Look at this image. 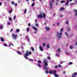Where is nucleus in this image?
Wrapping results in <instances>:
<instances>
[{
	"mask_svg": "<svg viewBox=\"0 0 77 77\" xmlns=\"http://www.w3.org/2000/svg\"><path fill=\"white\" fill-rule=\"evenodd\" d=\"M69 23V22H68V20H67L66 22V24H68Z\"/></svg>",
	"mask_w": 77,
	"mask_h": 77,
	"instance_id": "aec40b11",
	"label": "nucleus"
},
{
	"mask_svg": "<svg viewBox=\"0 0 77 77\" xmlns=\"http://www.w3.org/2000/svg\"><path fill=\"white\" fill-rule=\"evenodd\" d=\"M46 22H45V24H45H45H46Z\"/></svg>",
	"mask_w": 77,
	"mask_h": 77,
	"instance_id": "338daca9",
	"label": "nucleus"
},
{
	"mask_svg": "<svg viewBox=\"0 0 77 77\" xmlns=\"http://www.w3.org/2000/svg\"><path fill=\"white\" fill-rule=\"evenodd\" d=\"M64 8L63 7H61L60 8V11H63L64 10Z\"/></svg>",
	"mask_w": 77,
	"mask_h": 77,
	"instance_id": "ddd939ff",
	"label": "nucleus"
},
{
	"mask_svg": "<svg viewBox=\"0 0 77 77\" xmlns=\"http://www.w3.org/2000/svg\"><path fill=\"white\" fill-rule=\"evenodd\" d=\"M11 23H9V22H8L7 23V24H8V25H9V24H11Z\"/></svg>",
	"mask_w": 77,
	"mask_h": 77,
	"instance_id": "de8ad7c7",
	"label": "nucleus"
},
{
	"mask_svg": "<svg viewBox=\"0 0 77 77\" xmlns=\"http://www.w3.org/2000/svg\"><path fill=\"white\" fill-rule=\"evenodd\" d=\"M4 45L5 47H8V45H7V44H6L5 43H4Z\"/></svg>",
	"mask_w": 77,
	"mask_h": 77,
	"instance_id": "5701e85b",
	"label": "nucleus"
},
{
	"mask_svg": "<svg viewBox=\"0 0 77 77\" xmlns=\"http://www.w3.org/2000/svg\"><path fill=\"white\" fill-rule=\"evenodd\" d=\"M69 64L70 65H72V62H70L69 63Z\"/></svg>",
	"mask_w": 77,
	"mask_h": 77,
	"instance_id": "bb28decb",
	"label": "nucleus"
},
{
	"mask_svg": "<svg viewBox=\"0 0 77 77\" xmlns=\"http://www.w3.org/2000/svg\"><path fill=\"white\" fill-rule=\"evenodd\" d=\"M32 52L31 51L29 52L28 51H26V53L24 54V57L26 59H28V57H27V56H29V55L31 54Z\"/></svg>",
	"mask_w": 77,
	"mask_h": 77,
	"instance_id": "f257e3e1",
	"label": "nucleus"
},
{
	"mask_svg": "<svg viewBox=\"0 0 77 77\" xmlns=\"http://www.w3.org/2000/svg\"><path fill=\"white\" fill-rule=\"evenodd\" d=\"M69 1L67 0L65 4L66 6H67V5H68V3H69Z\"/></svg>",
	"mask_w": 77,
	"mask_h": 77,
	"instance_id": "9d476101",
	"label": "nucleus"
},
{
	"mask_svg": "<svg viewBox=\"0 0 77 77\" xmlns=\"http://www.w3.org/2000/svg\"><path fill=\"white\" fill-rule=\"evenodd\" d=\"M17 54H20V55H21L22 54V53L20 52L17 51Z\"/></svg>",
	"mask_w": 77,
	"mask_h": 77,
	"instance_id": "4468645a",
	"label": "nucleus"
},
{
	"mask_svg": "<svg viewBox=\"0 0 77 77\" xmlns=\"http://www.w3.org/2000/svg\"><path fill=\"white\" fill-rule=\"evenodd\" d=\"M63 61H61L60 62V64H62V63H63Z\"/></svg>",
	"mask_w": 77,
	"mask_h": 77,
	"instance_id": "37998d69",
	"label": "nucleus"
},
{
	"mask_svg": "<svg viewBox=\"0 0 77 77\" xmlns=\"http://www.w3.org/2000/svg\"><path fill=\"white\" fill-rule=\"evenodd\" d=\"M43 17H45V13H43V15L42 16Z\"/></svg>",
	"mask_w": 77,
	"mask_h": 77,
	"instance_id": "412c9836",
	"label": "nucleus"
},
{
	"mask_svg": "<svg viewBox=\"0 0 77 77\" xmlns=\"http://www.w3.org/2000/svg\"><path fill=\"white\" fill-rule=\"evenodd\" d=\"M54 0H52L51 2H50L49 8L51 10V9H52V3H54Z\"/></svg>",
	"mask_w": 77,
	"mask_h": 77,
	"instance_id": "39448f33",
	"label": "nucleus"
},
{
	"mask_svg": "<svg viewBox=\"0 0 77 77\" xmlns=\"http://www.w3.org/2000/svg\"><path fill=\"white\" fill-rule=\"evenodd\" d=\"M59 24H60L59 23H57V26H59Z\"/></svg>",
	"mask_w": 77,
	"mask_h": 77,
	"instance_id": "79ce46f5",
	"label": "nucleus"
},
{
	"mask_svg": "<svg viewBox=\"0 0 77 77\" xmlns=\"http://www.w3.org/2000/svg\"><path fill=\"white\" fill-rule=\"evenodd\" d=\"M29 29L30 28L29 27L27 28L26 29V32H29Z\"/></svg>",
	"mask_w": 77,
	"mask_h": 77,
	"instance_id": "dca6fc26",
	"label": "nucleus"
},
{
	"mask_svg": "<svg viewBox=\"0 0 77 77\" xmlns=\"http://www.w3.org/2000/svg\"><path fill=\"white\" fill-rule=\"evenodd\" d=\"M45 29L47 31H49V30H50V28L49 27H45Z\"/></svg>",
	"mask_w": 77,
	"mask_h": 77,
	"instance_id": "f8f14e48",
	"label": "nucleus"
},
{
	"mask_svg": "<svg viewBox=\"0 0 77 77\" xmlns=\"http://www.w3.org/2000/svg\"><path fill=\"white\" fill-rule=\"evenodd\" d=\"M75 44H76V45H77V42H76L75 43Z\"/></svg>",
	"mask_w": 77,
	"mask_h": 77,
	"instance_id": "774afa93",
	"label": "nucleus"
},
{
	"mask_svg": "<svg viewBox=\"0 0 77 77\" xmlns=\"http://www.w3.org/2000/svg\"><path fill=\"white\" fill-rule=\"evenodd\" d=\"M12 4L13 5H14V4H15V3L14 2H12Z\"/></svg>",
	"mask_w": 77,
	"mask_h": 77,
	"instance_id": "3c124183",
	"label": "nucleus"
},
{
	"mask_svg": "<svg viewBox=\"0 0 77 77\" xmlns=\"http://www.w3.org/2000/svg\"><path fill=\"white\" fill-rule=\"evenodd\" d=\"M31 50H32V51H34V48L33 47H32L31 48Z\"/></svg>",
	"mask_w": 77,
	"mask_h": 77,
	"instance_id": "72a5a7b5",
	"label": "nucleus"
},
{
	"mask_svg": "<svg viewBox=\"0 0 77 77\" xmlns=\"http://www.w3.org/2000/svg\"><path fill=\"white\" fill-rule=\"evenodd\" d=\"M74 11H75V16H77V10H75Z\"/></svg>",
	"mask_w": 77,
	"mask_h": 77,
	"instance_id": "6e6552de",
	"label": "nucleus"
},
{
	"mask_svg": "<svg viewBox=\"0 0 77 77\" xmlns=\"http://www.w3.org/2000/svg\"><path fill=\"white\" fill-rule=\"evenodd\" d=\"M64 2H65V1H60V3H64Z\"/></svg>",
	"mask_w": 77,
	"mask_h": 77,
	"instance_id": "cd10ccee",
	"label": "nucleus"
},
{
	"mask_svg": "<svg viewBox=\"0 0 77 77\" xmlns=\"http://www.w3.org/2000/svg\"><path fill=\"white\" fill-rule=\"evenodd\" d=\"M65 34L66 35V36H69L68 35V33H67V32H65Z\"/></svg>",
	"mask_w": 77,
	"mask_h": 77,
	"instance_id": "a211bd4d",
	"label": "nucleus"
},
{
	"mask_svg": "<svg viewBox=\"0 0 77 77\" xmlns=\"http://www.w3.org/2000/svg\"><path fill=\"white\" fill-rule=\"evenodd\" d=\"M44 69L45 70H48V69H49V68L46 67L48 66V63H47V61L44 60Z\"/></svg>",
	"mask_w": 77,
	"mask_h": 77,
	"instance_id": "f03ea898",
	"label": "nucleus"
},
{
	"mask_svg": "<svg viewBox=\"0 0 77 77\" xmlns=\"http://www.w3.org/2000/svg\"><path fill=\"white\" fill-rule=\"evenodd\" d=\"M57 51L58 53H59L60 51V48H58V49L57 50Z\"/></svg>",
	"mask_w": 77,
	"mask_h": 77,
	"instance_id": "f3484780",
	"label": "nucleus"
},
{
	"mask_svg": "<svg viewBox=\"0 0 77 77\" xmlns=\"http://www.w3.org/2000/svg\"><path fill=\"white\" fill-rule=\"evenodd\" d=\"M35 26H36V27H38V24L37 23H35Z\"/></svg>",
	"mask_w": 77,
	"mask_h": 77,
	"instance_id": "7c9ffc66",
	"label": "nucleus"
},
{
	"mask_svg": "<svg viewBox=\"0 0 77 77\" xmlns=\"http://www.w3.org/2000/svg\"><path fill=\"white\" fill-rule=\"evenodd\" d=\"M26 38H29L27 36H26Z\"/></svg>",
	"mask_w": 77,
	"mask_h": 77,
	"instance_id": "69168bd1",
	"label": "nucleus"
},
{
	"mask_svg": "<svg viewBox=\"0 0 77 77\" xmlns=\"http://www.w3.org/2000/svg\"><path fill=\"white\" fill-rule=\"evenodd\" d=\"M55 77H59V75H57V74L56 75H54Z\"/></svg>",
	"mask_w": 77,
	"mask_h": 77,
	"instance_id": "4be33fe9",
	"label": "nucleus"
},
{
	"mask_svg": "<svg viewBox=\"0 0 77 77\" xmlns=\"http://www.w3.org/2000/svg\"><path fill=\"white\" fill-rule=\"evenodd\" d=\"M16 19V16H14V20H15Z\"/></svg>",
	"mask_w": 77,
	"mask_h": 77,
	"instance_id": "603ef678",
	"label": "nucleus"
},
{
	"mask_svg": "<svg viewBox=\"0 0 77 77\" xmlns=\"http://www.w3.org/2000/svg\"><path fill=\"white\" fill-rule=\"evenodd\" d=\"M49 72L50 74H54L56 75L57 74L56 73L57 72V71H56V70H52V71L51 70H49Z\"/></svg>",
	"mask_w": 77,
	"mask_h": 77,
	"instance_id": "7ed1b4c3",
	"label": "nucleus"
},
{
	"mask_svg": "<svg viewBox=\"0 0 77 77\" xmlns=\"http://www.w3.org/2000/svg\"><path fill=\"white\" fill-rule=\"evenodd\" d=\"M47 48H50V46H49V45H47Z\"/></svg>",
	"mask_w": 77,
	"mask_h": 77,
	"instance_id": "a19ab883",
	"label": "nucleus"
},
{
	"mask_svg": "<svg viewBox=\"0 0 77 77\" xmlns=\"http://www.w3.org/2000/svg\"><path fill=\"white\" fill-rule=\"evenodd\" d=\"M72 77H76V76H75L74 75H72Z\"/></svg>",
	"mask_w": 77,
	"mask_h": 77,
	"instance_id": "58836bf2",
	"label": "nucleus"
},
{
	"mask_svg": "<svg viewBox=\"0 0 77 77\" xmlns=\"http://www.w3.org/2000/svg\"><path fill=\"white\" fill-rule=\"evenodd\" d=\"M2 2L0 3V6H2Z\"/></svg>",
	"mask_w": 77,
	"mask_h": 77,
	"instance_id": "052dcab7",
	"label": "nucleus"
},
{
	"mask_svg": "<svg viewBox=\"0 0 77 77\" xmlns=\"http://www.w3.org/2000/svg\"><path fill=\"white\" fill-rule=\"evenodd\" d=\"M39 49L41 51H43V49L42 48V47H41V46H39Z\"/></svg>",
	"mask_w": 77,
	"mask_h": 77,
	"instance_id": "2eb2a0df",
	"label": "nucleus"
},
{
	"mask_svg": "<svg viewBox=\"0 0 77 77\" xmlns=\"http://www.w3.org/2000/svg\"><path fill=\"white\" fill-rule=\"evenodd\" d=\"M29 60H30V61H33V60L31 59H29Z\"/></svg>",
	"mask_w": 77,
	"mask_h": 77,
	"instance_id": "13d9d810",
	"label": "nucleus"
},
{
	"mask_svg": "<svg viewBox=\"0 0 77 77\" xmlns=\"http://www.w3.org/2000/svg\"><path fill=\"white\" fill-rule=\"evenodd\" d=\"M12 9H11V10L9 11V13L10 14H11V12H12Z\"/></svg>",
	"mask_w": 77,
	"mask_h": 77,
	"instance_id": "f704fd0d",
	"label": "nucleus"
},
{
	"mask_svg": "<svg viewBox=\"0 0 77 77\" xmlns=\"http://www.w3.org/2000/svg\"><path fill=\"white\" fill-rule=\"evenodd\" d=\"M35 2H33L32 5L31 6H34V5H35Z\"/></svg>",
	"mask_w": 77,
	"mask_h": 77,
	"instance_id": "b1692460",
	"label": "nucleus"
},
{
	"mask_svg": "<svg viewBox=\"0 0 77 77\" xmlns=\"http://www.w3.org/2000/svg\"><path fill=\"white\" fill-rule=\"evenodd\" d=\"M15 6H17V3H16V4L15 5Z\"/></svg>",
	"mask_w": 77,
	"mask_h": 77,
	"instance_id": "680f3d73",
	"label": "nucleus"
},
{
	"mask_svg": "<svg viewBox=\"0 0 77 77\" xmlns=\"http://www.w3.org/2000/svg\"><path fill=\"white\" fill-rule=\"evenodd\" d=\"M77 1H75V4H76V3H77Z\"/></svg>",
	"mask_w": 77,
	"mask_h": 77,
	"instance_id": "e2e57ef3",
	"label": "nucleus"
},
{
	"mask_svg": "<svg viewBox=\"0 0 77 77\" xmlns=\"http://www.w3.org/2000/svg\"><path fill=\"white\" fill-rule=\"evenodd\" d=\"M58 67H59V68H60V67H61V66H60V65H58Z\"/></svg>",
	"mask_w": 77,
	"mask_h": 77,
	"instance_id": "6e6d98bb",
	"label": "nucleus"
},
{
	"mask_svg": "<svg viewBox=\"0 0 77 77\" xmlns=\"http://www.w3.org/2000/svg\"><path fill=\"white\" fill-rule=\"evenodd\" d=\"M48 59H49V60L51 59V58H50V56H48Z\"/></svg>",
	"mask_w": 77,
	"mask_h": 77,
	"instance_id": "2f4dec72",
	"label": "nucleus"
},
{
	"mask_svg": "<svg viewBox=\"0 0 77 77\" xmlns=\"http://www.w3.org/2000/svg\"><path fill=\"white\" fill-rule=\"evenodd\" d=\"M63 28H62L60 29V31L62 32V31H63Z\"/></svg>",
	"mask_w": 77,
	"mask_h": 77,
	"instance_id": "a18cd8bd",
	"label": "nucleus"
},
{
	"mask_svg": "<svg viewBox=\"0 0 77 77\" xmlns=\"http://www.w3.org/2000/svg\"><path fill=\"white\" fill-rule=\"evenodd\" d=\"M16 32H20V30L18 29H17L16 30Z\"/></svg>",
	"mask_w": 77,
	"mask_h": 77,
	"instance_id": "6ab92c4d",
	"label": "nucleus"
},
{
	"mask_svg": "<svg viewBox=\"0 0 77 77\" xmlns=\"http://www.w3.org/2000/svg\"><path fill=\"white\" fill-rule=\"evenodd\" d=\"M17 34H14L13 33L12 34V37L13 39L14 40H16L17 39Z\"/></svg>",
	"mask_w": 77,
	"mask_h": 77,
	"instance_id": "20e7f679",
	"label": "nucleus"
},
{
	"mask_svg": "<svg viewBox=\"0 0 77 77\" xmlns=\"http://www.w3.org/2000/svg\"><path fill=\"white\" fill-rule=\"evenodd\" d=\"M60 17H63V15H60Z\"/></svg>",
	"mask_w": 77,
	"mask_h": 77,
	"instance_id": "5fc2aeb1",
	"label": "nucleus"
},
{
	"mask_svg": "<svg viewBox=\"0 0 77 77\" xmlns=\"http://www.w3.org/2000/svg\"><path fill=\"white\" fill-rule=\"evenodd\" d=\"M35 23H36V22H37V20L36 19L35 20Z\"/></svg>",
	"mask_w": 77,
	"mask_h": 77,
	"instance_id": "0e129e2a",
	"label": "nucleus"
},
{
	"mask_svg": "<svg viewBox=\"0 0 77 77\" xmlns=\"http://www.w3.org/2000/svg\"><path fill=\"white\" fill-rule=\"evenodd\" d=\"M20 48H22V50H23V49H24V48H23V46L20 47Z\"/></svg>",
	"mask_w": 77,
	"mask_h": 77,
	"instance_id": "09e8293b",
	"label": "nucleus"
},
{
	"mask_svg": "<svg viewBox=\"0 0 77 77\" xmlns=\"http://www.w3.org/2000/svg\"><path fill=\"white\" fill-rule=\"evenodd\" d=\"M55 68H57V66H55Z\"/></svg>",
	"mask_w": 77,
	"mask_h": 77,
	"instance_id": "864d4df0",
	"label": "nucleus"
},
{
	"mask_svg": "<svg viewBox=\"0 0 77 77\" xmlns=\"http://www.w3.org/2000/svg\"><path fill=\"white\" fill-rule=\"evenodd\" d=\"M32 29H34L35 30V31H36V32L38 31V29H37V28H36V27L33 26H32Z\"/></svg>",
	"mask_w": 77,
	"mask_h": 77,
	"instance_id": "1a4fd4ad",
	"label": "nucleus"
},
{
	"mask_svg": "<svg viewBox=\"0 0 77 77\" xmlns=\"http://www.w3.org/2000/svg\"><path fill=\"white\" fill-rule=\"evenodd\" d=\"M70 49H72L73 48V47L72 46H69Z\"/></svg>",
	"mask_w": 77,
	"mask_h": 77,
	"instance_id": "a878e982",
	"label": "nucleus"
},
{
	"mask_svg": "<svg viewBox=\"0 0 77 77\" xmlns=\"http://www.w3.org/2000/svg\"><path fill=\"white\" fill-rule=\"evenodd\" d=\"M38 63H41V61H40V60H39V61H38Z\"/></svg>",
	"mask_w": 77,
	"mask_h": 77,
	"instance_id": "c85d7f7f",
	"label": "nucleus"
},
{
	"mask_svg": "<svg viewBox=\"0 0 77 77\" xmlns=\"http://www.w3.org/2000/svg\"><path fill=\"white\" fill-rule=\"evenodd\" d=\"M74 75H77V72H75L73 73Z\"/></svg>",
	"mask_w": 77,
	"mask_h": 77,
	"instance_id": "473e14b6",
	"label": "nucleus"
},
{
	"mask_svg": "<svg viewBox=\"0 0 77 77\" xmlns=\"http://www.w3.org/2000/svg\"><path fill=\"white\" fill-rule=\"evenodd\" d=\"M57 36H58V39H60L61 38V37H62V33L61 32H60V36H59V32H57Z\"/></svg>",
	"mask_w": 77,
	"mask_h": 77,
	"instance_id": "423d86ee",
	"label": "nucleus"
},
{
	"mask_svg": "<svg viewBox=\"0 0 77 77\" xmlns=\"http://www.w3.org/2000/svg\"><path fill=\"white\" fill-rule=\"evenodd\" d=\"M0 38L1 39V41L2 42H4L5 41V40L3 39L2 37H0Z\"/></svg>",
	"mask_w": 77,
	"mask_h": 77,
	"instance_id": "9b49d317",
	"label": "nucleus"
},
{
	"mask_svg": "<svg viewBox=\"0 0 77 77\" xmlns=\"http://www.w3.org/2000/svg\"><path fill=\"white\" fill-rule=\"evenodd\" d=\"M56 55L58 57H59V54H57Z\"/></svg>",
	"mask_w": 77,
	"mask_h": 77,
	"instance_id": "c03bdc74",
	"label": "nucleus"
},
{
	"mask_svg": "<svg viewBox=\"0 0 77 77\" xmlns=\"http://www.w3.org/2000/svg\"><path fill=\"white\" fill-rule=\"evenodd\" d=\"M37 65L39 66V67H41V66H40V64H39V63H38L37 64Z\"/></svg>",
	"mask_w": 77,
	"mask_h": 77,
	"instance_id": "c756f323",
	"label": "nucleus"
},
{
	"mask_svg": "<svg viewBox=\"0 0 77 77\" xmlns=\"http://www.w3.org/2000/svg\"><path fill=\"white\" fill-rule=\"evenodd\" d=\"M45 72L46 74H48V71H46Z\"/></svg>",
	"mask_w": 77,
	"mask_h": 77,
	"instance_id": "4c0bfd02",
	"label": "nucleus"
},
{
	"mask_svg": "<svg viewBox=\"0 0 77 77\" xmlns=\"http://www.w3.org/2000/svg\"><path fill=\"white\" fill-rule=\"evenodd\" d=\"M45 44L44 43H43V47H45Z\"/></svg>",
	"mask_w": 77,
	"mask_h": 77,
	"instance_id": "e433bc0d",
	"label": "nucleus"
},
{
	"mask_svg": "<svg viewBox=\"0 0 77 77\" xmlns=\"http://www.w3.org/2000/svg\"><path fill=\"white\" fill-rule=\"evenodd\" d=\"M66 54H67V55H68V54H69V53H68V52H66Z\"/></svg>",
	"mask_w": 77,
	"mask_h": 77,
	"instance_id": "4d7b16f0",
	"label": "nucleus"
},
{
	"mask_svg": "<svg viewBox=\"0 0 77 77\" xmlns=\"http://www.w3.org/2000/svg\"><path fill=\"white\" fill-rule=\"evenodd\" d=\"M9 20H10V21H12V18L11 17H10L9 18Z\"/></svg>",
	"mask_w": 77,
	"mask_h": 77,
	"instance_id": "ea45409f",
	"label": "nucleus"
},
{
	"mask_svg": "<svg viewBox=\"0 0 77 77\" xmlns=\"http://www.w3.org/2000/svg\"><path fill=\"white\" fill-rule=\"evenodd\" d=\"M3 29V25H2L0 26V29Z\"/></svg>",
	"mask_w": 77,
	"mask_h": 77,
	"instance_id": "c9c22d12",
	"label": "nucleus"
},
{
	"mask_svg": "<svg viewBox=\"0 0 77 77\" xmlns=\"http://www.w3.org/2000/svg\"><path fill=\"white\" fill-rule=\"evenodd\" d=\"M30 23H29L28 24V26H29V27H30Z\"/></svg>",
	"mask_w": 77,
	"mask_h": 77,
	"instance_id": "49530a36",
	"label": "nucleus"
},
{
	"mask_svg": "<svg viewBox=\"0 0 77 77\" xmlns=\"http://www.w3.org/2000/svg\"><path fill=\"white\" fill-rule=\"evenodd\" d=\"M28 41H30V39L29 38H28Z\"/></svg>",
	"mask_w": 77,
	"mask_h": 77,
	"instance_id": "bf43d9fd",
	"label": "nucleus"
},
{
	"mask_svg": "<svg viewBox=\"0 0 77 77\" xmlns=\"http://www.w3.org/2000/svg\"><path fill=\"white\" fill-rule=\"evenodd\" d=\"M26 12H27V10L26 9H25L24 11V14H26Z\"/></svg>",
	"mask_w": 77,
	"mask_h": 77,
	"instance_id": "393cba45",
	"label": "nucleus"
},
{
	"mask_svg": "<svg viewBox=\"0 0 77 77\" xmlns=\"http://www.w3.org/2000/svg\"><path fill=\"white\" fill-rule=\"evenodd\" d=\"M37 17L38 18H42V14H40V15H38Z\"/></svg>",
	"mask_w": 77,
	"mask_h": 77,
	"instance_id": "0eeeda50",
	"label": "nucleus"
},
{
	"mask_svg": "<svg viewBox=\"0 0 77 77\" xmlns=\"http://www.w3.org/2000/svg\"><path fill=\"white\" fill-rule=\"evenodd\" d=\"M13 30V29H12L10 31V32H12Z\"/></svg>",
	"mask_w": 77,
	"mask_h": 77,
	"instance_id": "8fccbe9b",
	"label": "nucleus"
}]
</instances>
